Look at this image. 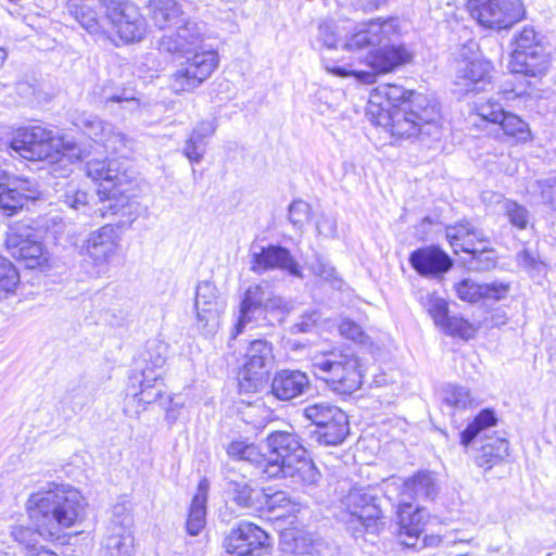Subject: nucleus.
Instances as JSON below:
<instances>
[{"label": "nucleus", "mask_w": 556, "mask_h": 556, "mask_svg": "<svg viewBox=\"0 0 556 556\" xmlns=\"http://www.w3.org/2000/svg\"><path fill=\"white\" fill-rule=\"evenodd\" d=\"M342 504L351 515L350 522L359 523L366 532L376 533L383 527L381 508L369 488H351L342 498Z\"/></svg>", "instance_id": "nucleus-13"}, {"label": "nucleus", "mask_w": 556, "mask_h": 556, "mask_svg": "<svg viewBox=\"0 0 556 556\" xmlns=\"http://www.w3.org/2000/svg\"><path fill=\"white\" fill-rule=\"evenodd\" d=\"M270 450L264 460L267 478H290L295 484L313 485L320 477L314 463L306 458V451L293 431H274L267 437Z\"/></svg>", "instance_id": "nucleus-4"}, {"label": "nucleus", "mask_w": 556, "mask_h": 556, "mask_svg": "<svg viewBox=\"0 0 556 556\" xmlns=\"http://www.w3.org/2000/svg\"><path fill=\"white\" fill-rule=\"evenodd\" d=\"M11 536L24 548L25 556H28L40 545L39 538L43 535L38 531V528L33 530L28 527L18 525L12 527Z\"/></svg>", "instance_id": "nucleus-50"}, {"label": "nucleus", "mask_w": 556, "mask_h": 556, "mask_svg": "<svg viewBox=\"0 0 556 556\" xmlns=\"http://www.w3.org/2000/svg\"><path fill=\"white\" fill-rule=\"evenodd\" d=\"M483 244H476L473 250L467 252L469 258L466 261L468 267L476 271H489L496 267L497 255L494 249Z\"/></svg>", "instance_id": "nucleus-43"}, {"label": "nucleus", "mask_w": 556, "mask_h": 556, "mask_svg": "<svg viewBox=\"0 0 556 556\" xmlns=\"http://www.w3.org/2000/svg\"><path fill=\"white\" fill-rule=\"evenodd\" d=\"M86 505L77 489L68 484H50L30 494L26 510L42 535L59 538L64 529L84 518Z\"/></svg>", "instance_id": "nucleus-3"}, {"label": "nucleus", "mask_w": 556, "mask_h": 556, "mask_svg": "<svg viewBox=\"0 0 556 556\" xmlns=\"http://www.w3.org/2000/svg\"><path fill=\"white\" fill-rule=\"evenodd\" d=\"M446 239L448 240L454 253L459 251L467 253L473 250L476 244L489 243V237L482 229H478L469 222H462L446 227Z\"/></svg>", "instance_id": "nucleus-34"}, {"label": "nucleus", "mask_w": 556, "mask_h": 556, "mask_svg": "<svg viewBox=\"0 0 556 556\" xmlns=\"http://www.w3.org/2000/svg\"><path fill=\"white\" fill-rule=\"evenodd\" d=\"M74 124L97 144L101 146L106 153L118 155V159L114 160L124 163L129 169L128 156L132 150L130 138L111 123L104 122L92 114L83 113ZM111 160L104 161L109 162Z\"/></svg>", "instance_id": "nucleus-8"}, {"label": "nucleus", "mask_w": 556, "mask_h": 556, "mask_svg": "<svg viewBox=\"0 0 556 556\" xmlns=\"http://www.w3.org/2000/svg\"><path fill=\"white\" fill-rule=\"evenodd\" d=\"M311 219V205L303 200H295L289 205V220L294 228L302 230Z\"/></svg>", "instance_id": "nucleus-53"}, {"label": "nucleus", "mask_w": 556, "mask_h": 556, "mask_svg": "<svg viewBox=\"0 0 556 556\" xmlns=\"http://www.w3.org/2000/svg\"><path fill=\"white\" fill-rule=\"evenodd\" d=\"M397 33L396 18L371 20L361 25L343 41V49L348 51L361 50L368 47H376L386 40H390Z\"/></svg>", "instance_id": "nucleus-20"}, {"label": "nucleus", "mask_w": 556, "mask_h": 556, "mask_svg": "<svg viewBox=\"0 0 556 556\" xmlns=\"http://www.w3.org/2000/svg\"><path fill=\"white\" fill-rule=\"evenodd\" d=\"M413 60V53L404 46H386L371 51L367 64L380 74L390 73Z\"/></svg>", "instance_id": "nucleus-32"}, {"label": "nucleus", "mask_w": 556, "mask_h": 556, "mask_svg": "<svg viewBox=\"0 0 556 556\" xmlns=\"http://www.w3.org/2000/svg\"><path fill=\"white\" fill-rule=\"evenodd\" d=\"M467 10L480 26L488 29H508L526 17L521 0H468Z\"/></svg>", "instance_id": "nucleus-9"}, {"label": "nucleus", "mask_w": 556, "mask_h": 556, "mask_svg": "<svg viewBox=\"0 0 556 556\" xmlns=\"http://www.w3.org/2000/svg\"><path fill=\"white\" fill-rule=\"evenodd\" d=\"M315 376L328 383L334 391L352 393L362 386V370L358 357L339 349L317 352L312 357Z\"/></svg>", "instance_id": "nucleus-6"}, {"label": "nucleus", "mask_w": 556, "mask_h": 556, "mask_svg": "<svg viewBox=\"0 0 556 556\" xmlns=\"http://www.w3.org/2000/svg\"><path fill=\"white\" fill-rule=\"evenodd\" d=\"M227 454L237 459L247 460L251 464H254L256 468L264 475V460L265 455H263L256 445L248 444L243 441H235L231 442L227 447Z\"/></svg>", "instance_id": "nucleus-45"}, {"label": "nucleus", "mask_w": 556, "mask_h": 556, "mask_svg": "<svg viewBox=\"0 0 556 556\" xmlns=\"http://www.w3.org/2000/svg\"><path fill=\"white\" fill-rule=\"evenodd\" d=\"M288 309V303L278 295H275L269 289L267 296L264 302L263 313L266 311H286Z\"/></svg>", "instance_id": "nucleus-60"}, {"label": "nucleus", "mask_w": 556, "mask_h": 556, "mask_svg": "<svg viewBox=\"0 0 556 556\" xmlns=\"http://www.w3.org/2000/svg\"><path fill=\"white\" fill-rule=\"evenodd\" d=\"M389 0H365L362 4L365 11H374L388 3Z\"/></svg>", "instance_id": "nucleus-64"}, {"label": "nucleus", "mask_w": 556, "mask_h": 556, "mask_svg": "<svg viewBox=\"0 0 556 556\" xmlns=\"http://www.w3.org/2000/svg\"><path fill=\"white\" fill-rule=\"evenodd\" d=\"M194 308L197 327L205 336H211L218 329L220 315L226 308V300L214 283L203 280L195 289Z\"/></svg>", "instance_id": "nucleus-15"}, {"label": "nucleus", "mask_w": 556, "mask_h": 556, "mask_svg": "<svg viewBox=\"0 0 556 556\" xmlns=\"http://www.w3.org/2000/svg\"><path fill=\"white\" fill-rule=\"evenodd\" d=\"M492 65L481 59L463 62L455 75V87L459 93H478L492 86Z\"/></svg>", "instance_id": "nucleus-24"}, {"label": "nucleus", "mask_w": 556, "mask_h": 556, "mask_svg": "<svg viewBox=\"0 0 556 556\" xmlns=\"http://www.w3.org/2000/svg\"><path fill=\"white\" fill-rule=\"evenodd\" d=\"M105 16L124 42L141 41L147 34V21L139 8L129 0H109Z\"/></svg>", "instance_id": "nucleus-12"}, {"label": "nucleus", "mask_w": 556, "mask_h": 556, "mask_svg": "<svg viewBox=\"0 0 556 556\" xmlns=\"http://www.w3.org/2000/svg\"><path fill=\"white\" fill-rule=\"evenodd\" d=\"M131 381L134 388L136 382L139 383L140 388L139 392L134 393V397L137 399L139 403H143L144 405L157 401L164 393V383L163 378L161 377V372H154L152 369L142 368L140 378L134 376Z\"/></svg>", "instance_id": "nucleus-38"}, {"label": "nucleus", "mask_w": 556, "mask_h": 556, "mask_svg": "<svg viewBox=\"0 0 556 556\" xmlns=\"http://www.w3.org/2000/svg\"><path fill=\"white\" fill-rule=\"evenodd\" d=\"M508 441L502 438H488L475 457L476 464L490 470L508 455Z\"/></svg>", "instance_id": "nucleus-40"}, {"label": "nucleus", "mask_w": 556, "mask_h": 556, "mask_svg": "<svg viewBox=\"0 0 556 556\" xmlns=\"http://www.w3.org/2000/svg\"><path fill=\"white\" fill-rule=\"evenodd\" d=\"M515 45L514 51L520 52L533 51L534 48L544 47L536 31L531 26L523 27V29L515 36Z\"/></svg>", "instance_id": "nucleus-54"}, {"label": "nucleus", "mask_w": 556, "mask_h": 556, "mask_svg": "<svg viewBox=\"0 0 556 556\" xmlns=\"http://www.w3.org/2000/svg\"><path fill=\"white\" fill-rule=\"evenodd\" d=\"M303 414L316 427L314 437L320 444H341L350 432L346 414L329 402L308 404L303 409Z\"/></svg>", "instance_id": "nucleus-7"}, {"label": "nucleus", "mask_w": 556, "mask_h": 556, "mask_svg": "<svg viewBox=\"0 0 556 556\" xmlns=\"http://www.w3.org/2000/svg\"><path fill=\"white\" fill-rule=\"evenodd\" d=\"M38 195L37 184L29 179L18 178L10 184L0 182V211L5 216L14 215Z\"/></svg>", "instance_id": "nucleus-27"}, {"label": "nucleus", "mask_w": 556, "mask_h": 556, "mask_svg": "<svg viewBox=\"0 0 556 556\" xmlns=\"http://www.w3.org/2000/svg\"><path fill=\"white\" fill-rule=\"evenodd\" d=\"M64 203L76 211H86L88 206V194L81 190H68L64 194Z\"/></svg>", "instance_id": "nucleus-57"}, {"label": "nucleus", "mask_w": 556, "mask_h": 556, "mask_svg": "<svg viewBox=\"0 0 556 556\" xmlns=\"http://www.w3.org/2000/svg\"><path fill=\"white\" fill-rule=\"evenodd\" d=\"M311 270L315 276L332 283L333 287H341V280L338 278L334 267L321 257H316L311 264Z\"/></svg>", "instance_id": "nucleus-55"}, {"label": "nucleus", "mask_w": 556, "mask_h": 556, "mask_svg": "<svg viewBox=\"0 0 556 556\" xmlns=\"http://www.w3.org/2000/svg\"><path fill=\"white\" fill-rule=\"evenodd\" d=\"M353 76L356 77L358 80H361L364 84H374L376 80V74L371 72L366 71H353Z\"/></svg>", "instance_id": "nucleus-63"}, {"label": "nucleus", "mask_w": 556, "mask_h": 556, "mask_svg": "<svg viewBox=\"0 0 556 556\" xmlns=\"http://www.w3.org/2000/svg\"><path fill=\"white\" fill-rule=\"evenodd\" d=\"M168 353V345L161 340H149L146 345V351L142 355L143 362L146 363L144 368L154 370V372H161L163 375V366L166 363Z\"/></svg>", "instance_id": "nucleus-47"}, {"label": "nucleus", "mask_w": 556, "mask_h": 556, "mask_svg": "<svg viewBox=\"0 0 556 556\" xmlns=\"http://www.w3.org/2000/svg\"><path fill=\"white\" fill-rule=\"evenodd\" d=\"M11 149L29 161L56 163L81 159L79 147L41 126L18 129L11 141Z\"/></svg>", "instance_id": "nucleus-5"}, {"label": "nucleus", "mask_w": 556, "mask_h": 556, "mask_svg": "<svg viewBox=\"0 0 556 556\" xmlns=\"http://www.w3.org/2000/svg\"><path fill=\"white\" fill-rule=\"evenodd\" d=\"M86 174L100 181L98 212L102 217H117L119 226H127L141 215L143 207L136 192L135 173L124 163L92 159L86 163Z\"/></svg>", "instance_id": "nucleus-2"}, {"label": "nucleus", "mask_w": 556, "mask_h": 556, "mask_svg": "<svg viewBox=\"0 0 556 556\" xmlns=\"http://www.w3.org/2000/svg\"><path fill=\"white\" fill-rule=\"evenodd\" d=\"M497 418L493 409H482L460 432V444L467 447L481 432L495 426Z\"/></svg>", "instance_id": "nucleus-42"}, {"label": "nucleus", "mask_w": 556, "mask_h": 556, "mask_svg": "<svg viewBox=\"0 0 556 556\" xmlns=\"http://www.w3.org/2000/svg\"><path fill=\"white\" fill-rule=\"evenodd\" d=\"M269 288L253 285L248 288L240 304L239 315L232 338L242 332L244 327L263 314V306Z\"/></svg>", "instance_id": "nucleus-31"}, {"label": "nucleus", "mask_w": 556, "mask_h": 556, "mask_svg": "<svg viewBox=\"0 0 556 556\" xmlns=\"http://www.w3.org/2000/svg\"><path fill=\"white\" fill-rule=\"evenodd\" d=\"M477 115L483 121L498 125L508 138L516 141H527L530 137L528 124L518 115L507 112L495 99L490 98L476 104Z\"/></svg>", "instance_id": "nucleus-18"}, {"label": "nucleus", "mask_w": 556, "mask_h": 556, "mask_svg": "<svg viewBox=\"0 0 556 556\" xmlns=\"http://www.w3.org/2000/svg\"><path fill=\"white\" fill-rule=\"evenodd\" d=\"M429 514L426 509L420 508L418 505L413 506L410 502H405L404 498L399 500L397 504V519L400 536H406L402 543L408 547H414L419 535L425 531Z\"/></svg>", "instance_id": "nucleus-28"}, {"label": "nucleus", "mask_w": 556, "mask_h": 556, "mask_svg": "<svg viewBox=\"0 0 556 556\" xmlns=\"http://www.w3.org/2000/svg\"><path fill=\"white\" fill-rule=\"evenodd\" d=\"M459 300L477 303L482 299L501 300L508 292V286L498 282L477 283L470 278L462 279L454 286Z\"/></svg>", "instance_id": "nucleus-33"}, {"label": "nucleus", "mask_w": 556, "mask_h": 556, "mask_svg": "<svg viewBox=\"0 0 556 556\" xmlns=\"http://www.w3.org/2000/svg\"><path fill=\"white\" fill-rule=\"evenodd\" d=\"M149 9L154 25L160 29H172L187 18L177 0H150Z\"/></svg>", "instance_id": "nucleus-36"}, {"label": "nucleus", "mask_w": 556, "mask_h": 556, "mask_svg": "<svg viewBox=\"0 0 556 556\" xmlns=\"http://www.w3.org/2000/svg\"><path fill=\"white\" fill-rule=\"evenodd\" d=\"M319 319V314L314 311L302 316V320L295 325L300 332H308Z\"/></svg>", "instance_id": "nucleus-61"}, {"label": "nucleus", "mask_w": 556, "mask_h": 556, "mask_svg": "<svg viewBox=\"0 0 556 556\" xmlns=\"http://www.w3.org/2000/svg\"><path fill=\"white\" fill-rule=\"evenodd\" d=\"M175 31L163 35L157 41L160 52L168 54L186 55L203 40V35L198 23L186 18L174 26Z\"/></svg>", "instance_id": "nucleus-23"}, {"label": "nucleus", "mask_w": 556, "mask_h": 556, "mask_svg": "<svg viewBox=\"0 0 556 556\" xmlns=\"http://www.w3.org/2000/svg\"><path fill=\"white\" fill-rule=\"evenodd\" d=\"M509 66L514 73L541 77L549 67L548 53L545 47L534 48L533 51H513Z\"/></svg>", "instance_id": "nucleus-30"}, {"label": "nucleus", "mask_w": 556, "mask_h": 556, "mask_svg": "<svg viewBox=\"0 0 556 556\" xmlns=\"http://www.w3.org/2000/svg\"><path fill=\"white\" fill-rule=\"evenodd\" d=\"M267 533L258 526L241 521L224 540V547L236 556H261L269 547Z\"/></svg>", "instance_id": "nucleus-16"}, {"label": "nucleus", "mask_w": 556, "mask_h": 556, "mask_svg": "<svg viewBox=\"0 0 556 556\" xmlns=\"http://www.w3.org/2000/svg\"><path fill=\"white\" fill-rule=\"evenodd\" d=\"M8 252L27 268H43L49 262V252L37 232L24 223L10 225L5 239Z\"/></svg>", "instance_id": "nucleus-11"}, {"label": "nucleus", "mask_w": 556, "mask_h": 556, "mask_svg": "<svg viewBox=\"0 0 556 556\" xmlns=\"http://www.w3.org/2000/svg\"><path fill=\"white\" fill-rule=\"evenodd\" d=\"M555 186L556 179H544L535 181L536 190L540 192L543 202L551 203L553 201Z\"/></svg>", "instance_id": "nucleus-59"}, {"label": "nucleus", "mask_w": 556, "mask_h": 556, "mask_svg": "<svg viewBox=\"0 0 556 556\" xmlns=\"http://www.w3.org/2000/svg\"><path fill=\"white\" fill-rule=\"evenodd\" d=\"M251 256V270L256 274L279 269L290 276L302 278L299 263L285 247L274 244L261 247L260 251H253Z\"/></svg>", "instance_id": "nucleus-21"}, {"label": "nucleus", "mask_w": 556, "mask_h": 556, "mask_svg": "<svg viewBox=\"0 0 556 556\" xmlns=\"http://www.w3.org/2000/svg\"><path fill=\"white\" fill-rule=\"evenodd\" d=\"M369 104L377 114V124L389 127L401 138L418 135L438 136L440 109L434 100L422 93L405 90L402 86L386 84L370 93Z\"/></svg>", "instance_id": "nucleus-1"}, {"label": "nucleus", "mask_w": 556, "mask_h": 556, "mask_svg": "<svg viewBox=\"0 0 556 556\" xmlns=\"http://www.w3.org/2000/svg\"><path fill=\"white\" fill-rule=\"evenodd\" d=\"M420 302L438 328L450 315L447 301L434 292H427L421 296Z\"/></svg>", "instance_id": "nucleus-49"}, {"label": "nucleus", "mask_w": 556, "mask_h": 556, "mask_svg": "<svg viewBox=\"0 0 556 556\" xmlns=\"http://www.w3.org/2000/svg\"><path fill=\"white\" fill-rule=\"evenodd\" d=\"M410 266L422 277L439 278L453 266V260L441 248L428 245L409 254Z\"/></svg>", "instance_id": "nucleus-26"}, {"label": "nucleus", "mask_w": 556, "mask_h": 556, "mask_svg": "<svg viewBox=\"0 0 556 556\" xmlns=\"http://www.w3.org/2000/svg\"><path fill=\"white\" fill-rule=\"evenodd\" d=\"M210 483L206 478L201 479L197 493L192 498L187 519V531L190 535H198L206 523V502Z\"/></svg>", "instance_id": "nucleus-39"}, {"label": "nucleus", "mask_w": 556, "mask_h": 556, "mask_svg": "<svg viewBox=\"0 0 556 556\" xmlns=\"http://www.w3.org/2000/svg\"><path fill=\"white\" fill-rule=\"evenodd\" d=\"M20 282V274L14 264L0 255V298L13 294Z\"/></svg>", "instance_id": "nucleus-48"}, {"label": "nucleus", "mask_w": 556, "mask_h": 556, "mask_svg": "<svg viewBox=\"0 0 556 556\" xmlns=\"http://www.w3.org/2000/svg\"><path fill=\"white\" fill-rule=\"evenodd\" d=\"M518 266L526 270L540 271L542 263L539 262L527 249L520 251L516 256Z\"/></svg>", "instance_id": "nucleus-58"}, {"label": "nucleus", "mask_w": 556, "mask_h": 556, "mask_svg": "<svg viewBox=\"0 0 556 556\" xmlns=\"http://www.w3.org/2000/svg\"><path fill=\"white\" fill-rule=\"evenodd\" d=\"M274 362L270 344L262 339L250 343L245 353V363L240 371V379L256 388L257 383L268 372Z\"/></svg>", "instance_id": "nucleus-25"}, {"label": "nucleus", "mask_w": 556, "mask_h": 556, "mask_svg": "<svg viewBox=\"0 0 556 556\" xmlns=\"http://www.w3.org/2000/svg\"><path fill=\"white\" fill-rule=\"evenodd\" d=\"M383 490L388 497H391L392 492L399 491V500L404 498L405 502L433 501L439 492L435 478L429 471H419L405 480L391 477L383 481Z\"/></svg>", "instance_id": "nucleus-17"}, {"label": "nucleus", "mask_w": 556, "mask_h": 556, "mask_svg": "<svg viewBox=\"0 0 556 556\" xmlns=\"http://www.w3.org/2000/svg\"><path fill=\"white\" fill-rule=\"evenodd\" d=\"M439 329L447 336L467 339L471 337V325L462 317L448 315L439 326Z\"/></svg>", "instance_id": "nucleus-52"}, {"label": "nucleus", "mask_w": 556, "mask_h": 556, "mask_svg": "<svg viewBox=\"0 0 556 556\" xmlns=\"http://www.w3.org/2000/svg\"><path fill=\"white\" fill-rule=\"evenodd\" d=\"M226 492L232 502L243 508L258 509L263 505L275 507L282 502L290 503L285 493L268 495L263 489L253 488L244 477L228 480Z\"/></svg>", "instance_id": "nucleus-22"}, {"label": "nucleus", "mask_w": 556, "mask_h": 556, "mask_svg": "<svg viewBox=\"0 0 556 556\" xmlns=\"http://www.w3.org/2000/svg\"><path fill=\"white\" fill-rule=\"evenodd\" d=\"M442 402L450 408L463 410L473 403L470 390L458 384H447L441 391Z\"/></svg>", "instance_id": "nucleus-44"}, {"label": "nucleus", "mask_w": 556, "mask_h": 556, "mask_svg": "<svg viewBox=\"0 0 556 556\" xmlns=\"http://www.w3.org/2000/svg\"><path fill=\"white\" fill-rule=\"evenodd\" d=\"M216 128L215 121H201L193 128L182 148V154L191 163L199 164L203 160L207 144L206 139L215 134Z\"/></svg>", "instance_id": "nucleus-35"}, {"label": "nucleus", "mask_w": 556, "mask_h": 556, "mask_svg": "<svg viewBox=\"0 0 556 556\" xmlns=\"http://www.w3.org/2000/svg\"><path fill=\"white\" fill-rule=\"evenodd\" d=\"M348 22L324 21L318 26L317 41L328 49H337L348 37Z\"/></svg>", "instance_id": "nucleus-41"}, {"label": "nucleus", "mask_w": 556, "mask_h": 556, "mask_svg": "<svg viewBox=\"0 0 556 556\" xmlns=\"http://www.w3.org/2000/svg\"><path fill=\"white\" fill-rule=\"evenodd\" d=\"M109 0H73L70 3L71 15L89 33L101 27L100 12Z\"/></svg>", "instance_id": "nucleus-37"}, {"label": "nucleus", "mask_w": 556, "mask_h": 556, "mask_svg": "<svg viewBox=\"0 0 556 556\" xmlns=\"http://www.w3.org/2000/svg\"><path fill=\"white\" fill-rule=\"evenodd\" d=\"M503 99L505 100H513L515 98H518V97H521V94L523 93V91H518L516 88H514L513 86H510L509 83H505L500 92H498Z\"/></svg>", "instance_id": "nucleus-62"}, {"label": "nucleus", "mask_w": 556, "mask_h": 556, "mask_svg": "<svg viewBox=\"0 0 556 556\" xmlns=\"http://www.w3.org/2000/svg\"><path fill=\"white\" fill-rule=\"evenodd\" d=\"M493 197L495 198V201L501 204L502 211L514 227L520 230L527 228L529 223V211L527 207L514 200L505 199L501 194H493Z\"/></svg>", "instance_id": "nucleus-46"}, {"label": "nucleus", "mask_w": 556, "mask_h": 556, "mask_svg": "<svg viewBox=\"0 0 556 556\" xmlns=\"http://www.w3.org/2000/svg\"><path fill=\"white\" fill-rule=\"evenodd\" d=\"M121 238L112 225H104L91 231L80 245V254L90 258L94 266L102 267L119 250Z\"/></svg>", "instance_id": "nucleus-19"}, {"label": "nucleus", "mask_w": 556, "mask_h": 556, "mask_svg": "<svg viewBox=\"0 0 556 556\" xmlns=\"http://www.w3.org/2000/svg\"><path fill=\"white\" fill-rule=\"evenodd\" d=\"M218 65V54L213 50L194 52L170 74L169 89L176 93H190L211 77Z\"/></svg>", "instance_id": "nucleus-10"}, {"label": "nucleus", "mask_w": 556, "mask_h": 556, "mask_svg": "<svg viewBox=\"0 0 556 556\" xmlns=\"http://www.w3.org/2000/svg\"><path fill=\"white\" fill-rule=\"evenodd\" d=\"M105 108L113 110V104H118L122 110L127 112L137 111L140 106L139 100L136 98L132 90L118 89L112 94L103 97Z\"/></svg>", "instance_id": "nucleus-51"}, {"label": "nucleus", "mask_w": 556, "mask_h": 556, "mask_svg": "<svg viewBox=\"0 0 556 556\" xmlns=\"http://www.w3.org/2000/svg\"><path fill=\"white\" fill-rule=\"evenodd\" d=\"M339 332L343 338L361 344L365 343L367 340V336L363 328L354 320L349 318L341 320L339 324Z\"/></svg>", "instance_id": "nucleus-56"}, {"label": "nucleus", "mask_w": 556, "mask_h": 556, "mask_svg": "<svg viewBox=\"0 0 556 556\" xmlns=\"http://www.w3.org/2000/svg\"><path fill=\"white\" fill-rule=\"evenodd\" d=\"M309 379L300 370L278 371L271 381V393L280 401H291L309 390Z\"/></svg>", "instance_id": "nucleus-29"}, {"label": "nucleus", "mask_w": 556, "mask_h": 556, "mask_svg": "<svg viewBox=\"0 0 556 556\" xmlns=\"http://www.w3.org/2000/svg\"><path fill=\"white\" fill-rule=\"evenodd\" d=\"M132 525L134 519L126 504L113 506L100 556H131Z\"/></svg>", "instance_id": "nucleus-14"}]
</instances>
